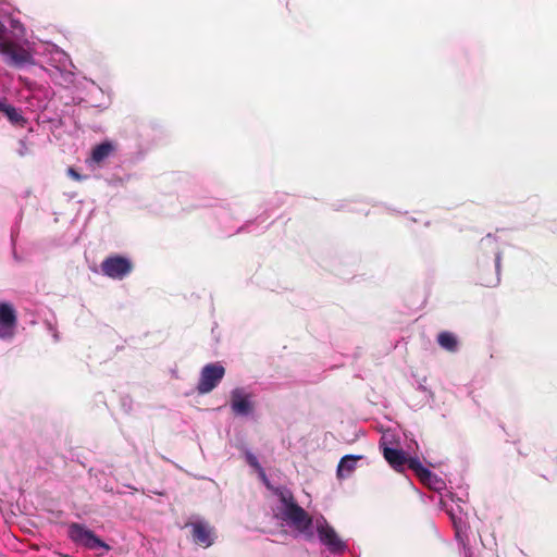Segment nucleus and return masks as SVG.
I'll return each mask as SVG.
<instances>
[{"label":"nucleus","mask_w":557,"mask_h":557,"mask_svg":"<svg viewBox=\"0 0 557 557\" xmlns=\"http://www.w3.org/2000/svg\"><path fill=\"white\" fill-rule=\"evenodd\" d=\"M67 175L71 178L75 180V181H82L83 180V176L78 172H76L73 168H70L67 170Z\"/></svg>","instance_id":"nucleus-23"},{"label":"nucleus","mask_w":557,"mask_h":557,"mask_svg":"<svg viewBox=\"0 0 557 557\" xmlns=\"http://www.w3.org/2000/svg\"><path fill=\"white\" fill-rule=\"evenodd\" d=\"M17 327V313L14 306L8 301H0V341L11 342Z\"/></svg>","instance_id":"nucleus-9"},{"label":"nucleus","mask_w":557,"mask_h":557,"mask_svg":"<svg viewBox=\"0 0 557 557\" xmlns=\"http://www.w3.org/2000/svg\"><path fill=\"white\" fill-rule=\"evenodd\" d=\"M276 503L273 508L274 516L283 524L289 527L305 537H312L317 530L320 542L333 554L346 550L347 544L337 535L323 516L314 518L302 509L294 499L293 493L286 487L274 490Z\"/></svg>","instance_id":"nucleus-1"},{"label":"nucleus","mask_w":557,"mask_h":557,"mask_svg":"<svg viewBox=\"0 0 557 557\" xmlns=\"http://www.w3.org/2000/svg\"><path fill=\"white\" fill-rule=\"evenodd\" d=\"M71 77L72 79L70 82L73 85L74 90L84 95V97L79 99L81 101H83L82 99H87L90 90L95 89L102 95V100L97 101L91 98L90 106L100 109H107L110 106L111 95L109 90L101 88L92 79H89L85 76H76L71 74Z\"/></svg>","instance_id":"nucleus-3"},{"label":"nucleus","mask_w":557,"mask_h":557,"mask_svg":"<svg viewBox=\"0 0 557 557\" xmlns=\"http://www.w3.org/2000/svg\"><path fill=\"white\" fill-rule=\"evenodd\" d=\"M191 529V536L196 544L209 547L214 543V533L210 524L201 519L187 524Z\"/></svg>","instance_id":"nucleus-13"},{"label":"nucleus","mask_w":557,"mask_h":557,"mask_svg":"<svg viewBox=\"0 0 557 557\" xmlns=\"http://www.w3.org/2000/svg\"><path fill=\"white\" fill-rule=\"evenodd\" d=\"M20 145H21V150H20V154L23 156L25 153L24 150H26V145H25V141L24 140H21L20 141Z\"/></svg>","instance_id":"nucleus-24"},{"label":"nucleus","mask_w":557,"mask_h":557,"mask_svg":"<svg viewBox=\"0 0 557 557\" xmlns=\"http://www.w3.org/2000/svg\"><path fill=\"white\" fill-rule=\"evenodd\" d=\"M362 459L361 455H346L342 457L337 466V478H349L357 468V462Z\"/></svg>","instance_id":"nucleus-16"},{"label":"nucleus","mask_w":557,"mask_h":557,"mask_svg":"<svg viewBox=\"0 0 557 557\" xmlns=\"http://www.w3.org/2000/svg\"><path fill=\"white\" fill-rule=\"evenodd\" d=\"M0 112H2L13 125L23 127L26 124V119L22 114V111L8 103L4 99H0Z\"/></svg>","instance_id":"nucleus-17"},{"label":"nucleus","mask_w":557,"mask_h":557,"mask_svg":"<svg viewBox=\"0 0 557 557\" xmlns=\"http://www.w3.org/2000/svg\"><path fill=\"white\" fill-rule=\"evenodd\" d=\"M69 536L74 543L83 545L88 549H110V546L92 531L78 523H72L69 527Z\"/></svg>","instance_id":"nucleus-6"},{"label":"nucleus","mask_w":557,"mask_h":557,"mask_svg":"<svg viewBox=\"0 0 557 557\" xmlns=\"http://www.w3.org/2000/svg\"><path fill=\"white\" fill-rule=\"evenodd\" d=\"M438 345L450 352H454L458 349V339L456 335L450 332H442L437 336Z\"/></svg>","instance_id":"nucleus-18"},{"label":"nucleus","mask_w":557,"mask_h":557,"mask_svg":"<svg viewBox=\"0 0 557 557\" xmlns=\"http://www.w3.org/2000/svg\"><path fill=\"white\" fill-rule=\"evenodd\" d=\"M69 536L74 543L83 545L88 549H110V546L92 531L78 523H72L69 527Z\"/></svg>","instance_id":"nucleus-5"},{"label":"nucleus","mask_w":557,"mask_h":557,"mask_svg":"<svg viewBox=\"0 0 557 557\" xmlns=\"http://www.w3.org/2000/svg\"><path fill=\"white\" fill-rule=\"evenodd\" d=\"M382 453L385 460L396 471H401L406 463L409 466V460L412 458H407L406 454L401 449L396 447H384V450Z\"/></svg>","instance_id":"nucleus-15"},{"label":"nucleus","mask_w":557,"mask_h":557,"mask_svg":"<svg viewBox=\"0 0 557 557\" xmlns=\"http://www.w3.org/2000/svg\"><path fill=\"white\" fill-rule=\"evenodd\" d=\"M441 507L448 513L450 517V520L453 522L456 539L458 542L462 545L465 549V557H470V548L467 547V544L465 542L463 535L466 534V522H465V515L460 506L457 507V509H454L453 507H448L447 503L444 499H441Z\"/></svg>","instance_id":"nucleus-11"},{"label":"nucleus","mask_w":557,"mask_h":557,"mask_svg":"<svg viewBox=\"0 0 557 557\" xmlns=\"http://www.w3.org/2000/svg\"><path fill=\"white\" fill-rule=\"evenodd\" d=\"M225 374L224 367L219 362L206 364L199 375L197 391L199 394H208L212 392L222 381Z\"/></svg>","instance_id":"nucleus-4"},{"label":"nucleus","mask_w":557,"mask_h":557,"mask_svg":"<svg viewBox=\"0 0 557 557\" xmlns=\"http://www.w3.org/2000/svg\"><path fill=\"white\" fill-rule=\"evenodd\" d=\"M398 440L397 435L394 431L386 430L382 433L381 440H380V448L382 451L384 450V447H393V445H397Z\"/></svg>","instance_id":"nucleus-19"},{"label":"nucleus","mask_w":557,"mask_h":557,"mask_svg":"<svg viewBox=\"0 0 557 557\" xmlns=\"http://www.w3.org/2000/svg\"><path fill=\"white\" fill-rule=\"evenodd\" d=\"M115 149L116 146L113 141L104 140L92 148L90 157L87 160V162L89 163V165H100L115 151Z\"/></svg>","instance_id":"nucleus-14"},{"label":"nucleus","mask_w":557,"mask_h":557,"mask_svg":"<svg viewBox=\"0 0 557 557\" xmlns=\"http://www.w3.org/2000/svg\"><path fill=\"white\" fill-rule=\"evenodd\" d=\"M481 250L486 255H492L493 257V265L495 270V276L483 280L482 284L485 286H496L499 283V273H500V264H502V249L500 244L496 239V237L491 234L483 237L480 242Z\"/></svg>","instance_id":"nucleus-7"},{"label":"nucleus","mask_w":557,"mask_h":557,"mask_svg":"<svg viewBox=\"0 0 557 557\" xmlns=\"http://www.w3.org/2000/svg\"><path fill=\"white\" fill-rule=\"evenodd\" d=\"M409 468L414 471L420 481L428 487L440 492L445 488L446 484L443 479L432 473L429 469L423 467L418 458H411L409 460Z\"/></svg>","instance_id":"nucleus-12"},{"label":"nucleus","mask_w":557,"mask_h":557,"mask_svg":"<svg viewBox=\"0 0 557 557\" xmlns=\"http://www.w3.org/2000/svg\"><path fill=\"white\" fill-rule=\"evenodd\" d=\"M101 273L112 280H123L133 270L132 261L119 255L106 258L100 264Z\"/></svg>","instance_id":"nucleus-8"},{"label":"nucleus","mask_w":557,"mask_h":557,"mask_svg":"<svg viewBox=\"0 0 557 557\" xmlns=\"http://www.w3.org/2000/svg\"><path fill=\"white\" fill-rule=\"evenodd\" d=\"M94 99V100H97V101H101L102 100V95L99 94L97 90L95 89H91L87 99H84L85 101L89 102L90 103V99Z\"/></svg>","instance_id":"nucleus-22"},{"label":"nucleus","mask_w":557,"mask_h":557,"mask_svg":"<svg viewBox=\"0 0 557 557\" xmlns=\"http://www.w3.org/2000/svg\"><path fill=\"white\" fill-rule=\"evenodd\" d=\"M246 459H247V462L256 468L257 470H259L260 472V475L262 476V479L265 481V473L263 471V469L261 468L259 461H258V458L250 451H247L246 453Z\"/></svg>","instance_id":"nucleus-20"},{"label":"nucleus","mask_w":557,"mask_h":557,"mask_svg":"<svg viewBox=\"0 0 557 557\" xmlns=\"http://www.w3.org/2000/svg\"><path fill=\"white\" fill-rule=\"evenodd\" d=\"M231 409L235 416L249 417L255 411L253 394L246 387H236L231 392Z\"/></svg>","instance_id":"nucleus-10"},{"label":"nucleus","mask_w":557,"mask_h":557,"mask_svg":"<svg viewBox=\"0 0 557 557\" xmlns=\"http://www.w3.org/2000/svg\"><path fill=\"white\" fill-rule=\"evenodd\" d=\"M418 391L422 395V400L429 403L433 398V393L422 383L419 384Z\"/></svg>","instance_id":"nucleus-21"},{"label":"nucleus","mask_w":557,"mask_h":557,"mask_svg":"<svg viewBox=\"0 0 557 557\" xmlns=\"http://www.w3.org/2000/svg\"><path fill=\"white\" fill-rule=\"evenodd\" d=\"M12 32L8 33L5 26L0 22V54L7 64L22 69L35 64V55L55 47L41 41L25 38V28L18 22H11Z\"/></svg>","instance_id":"nucleus-2"}]
</instances>
